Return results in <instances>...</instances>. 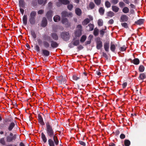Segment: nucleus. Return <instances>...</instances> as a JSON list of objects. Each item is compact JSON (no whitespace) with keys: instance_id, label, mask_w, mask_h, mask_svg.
<instances>
[{"instance_id":"1","label":"nucleus","mask_w":146,"mask_h":146,"mask_svg":"<svg viewBox=\"0 0 146 146\" xmlns=\"http://www.w3.org/2000/svg\"><path fill=\"white\" fill-rule=\"evenodd\" d=\"M46 134L47 136L50 138L48 139V143L49 146H55L59 144L58 137L56 136L54 130V128L52 125L51 122L48 121L45 122Z\"/></svg>"},{"instance_id":"2","label":"nucleus","mask_w":146,"mask_h":146,"mask_svg":"<svg viewBox=\"0 0 146 146\" xmlns=\"http://www.w3.org/2000/svg\"><path fill=\"white\" fill-rule=\"evenodd\" d=\"M17 138V135L13 134L12 132H10L9 135L6 137V141L7 142H13L15 141Z\"/></svg>"},{"instance_id":"3","label":"nucleus","mask_w":146,"mask_h":146,"mask_svg":"<svg viewBox=\"0 0 146 146\" xmlns=\"http://www.w3.org/2000/svg\"><path fill=\"white\" fill-rule=\"evenodd\" d=\"M61 38L65 41L68 40L70 37V35L68 32H63L60 34Z\"/></svg>"},{"instance_id":"4","label":"nucleus","mask_w":146,"mask_h":146,"mask_svg":"<svg viewBox=\"0 0 146 146\" xmlns=\"http://www.w3.org/2000/svg\"><path fill=\"white\" fill-rule=\"evenodd\" d=\"M37 41L38 44L39 45H41L42 43H43L44 47L46 48H48L50 46V44L49 43L46 41H44L42 42V40L40 38L37 39Z\"/></svg>"},{"instance_id":"5","label":"nucleus","mask_w":146,"mask_h":146,"mask_svg":"<svg viewBox=\"0 0 146 146\" xmlns=\"http://www.w3.org/2000/svg\"><path fill=\"white\" fill-rule=\"evenodd\" d=\"M56 78L59 83L61 84H65L66 82V77L62 75L56 77Z\"/></svg>"},{"instance_id":"6","label":"nucleus","mask_w":146,"mask_h":146,"mask_svg":"<svg viewBox=\"0 0 146 146\" xmlns=\"http://www.w3.org/2000/svg\"><path fill=\"white\" fill-rule=\"evenodd\" d=\"M96 40V48L97 49L99 50L102 47V42L101 41V38L99 37L97 38Z\"/></svg>"},{"instance_id":"7","label":"nucleus","mask_w":146,"mask_h":146,"mask_svg":"<svg viewBox=\"0 0 146 146\" xmlns=\"http://www.w3.org/2000/svg\"><path fill=\"white\" fill-rule=\"evenodd\" d=\"M17 124L16 122H12L10 123L7 127V129L9 131H11L12 130L13 128L15 127V125Z\"/></svg>"},{"instance_id":"8","label":"nucleus","mask_w":146,"mask_h":146,"mask_svg":"<svg viewBox=\"0 0 146 146\" xmlns=\"http://www.w3.org/2000/svg\"><path fill=\"white\" fill-rule=\"evenodd\" d=\"M38 119L40 124L42 126L45 125L43 119L40 113L38 114Z\"/></svg>"},{"instance_id":"9","label":"nucleus","mask_w":146,"mask_h":146,"mask_svg":"<svg viewBox=\"0 0 146 146\" xmlns=\"http://www.w3.org/2000/svg\"><path fill=\"white\" fill-rule=\"evenodd\" d=\"M53 12L51 10H49L48 11L46 15V16L48 19L50 21L52 20V16Z\"/></svg>"},{"instance_id":"10","label":"nucleus","mask_w":146,"mask_h":146,"mask_svg":"<svg viewBox=\"0 0 146 146\" xmlns=\"http://www.w3.org/2000/svg\"><path fill=\"white\" fill-rule=\"evenodd\" d=\"M47 24V21L45 17H43L41 21V26L42 27H45Z\"/></svg>"},{"instance_id":"11","label":"nucleus","mask_w":146,"mask_h":146,"mask_svg":"<svg viewBox=\"0 0 146 146\" xmlns=\"http://www.w3.org/2000/svg\"><path fill=\"white\" fill-rule=\"evenodd\" d=\"M51 48H57L59 46V44L58 43L54 41H51L50 42Z\"/></svg>"},{"instance_id":"12","label":"nucleus","mask_w":146,"mask_h":146,"mask_svg":"<svg viewBox=\"0 0 146 146\" xmlns=\"http://www.w3.org/2000/svg\"><path fill=\"white\" fill-rule=\"evenodd\" d=\"M128 17L126 15H122L120 17V21L121 22H126L128 20Z\"/></svg>"},{"instance_id":"13","label":"nucleus","mask_w":146,"mask_h":146,"mask_svg":"<svg viewBox=\"0 0 146 146\" xmlns=\"http://www.w3.org/2000/svg\"><path fill=\"white\" fill-rule=\"evenodd\" d=\"M42 54L45 56H48L50 55V52L48 50L43 49L42 50Z\"/></svg>"},{"instance_id":"14","label":"nucleus","mask_w":146,"mask_h":146,"mask_svg":"<svg viewBox=\"0 0 146 146\" xmlns=\"http://www.w3.org/2000/svg\"><path fill=\"white\" fill-rule=\"evenodd\" d=\"M19 4L20 8H25L26 3L24 0H19Z\"/></svg>"},{"instance_id":"15","label":"nucleus","mask_w":146,"mask_h":146,"mask_svg":"<svg viewBox=\"0 0 146 146\" xmlns=\"http://www.w3.org/2000/svg\"><path fill=\"white\" fill-rule=\"evenodd\" d=\"M72 13H68V12L66 11H62L61 13L62 16V17H68L69 16H71Z\"/></svg>"},{"instance_id":"16","label":"nucleus","mask_w":146,"mask_h":146,"mask_svg":"<svg viewBox=\"0 0 146 146\" xmlns=\"http://www.w3.org/2000/svg\"><path fill=\"white\" fill-rule=\"evenodd\" d=\"M104 48L105 50L108 52L109 51V49L110 47V43L109 42H106L104 43Z\"/></svg>"},{"instance_id":"17","label":"nucleus","mask_w":146,"mask_h":146,"mask_svg":"<svg viewBox=\"0 0 146 146\" xmlns=\"http://www.w3.org/2000/svg\"><path fill=\"white\" fill-rule=\"evenodd\" d=\"M131 62L133 63L134 64L137 65L139 64L140 61L138 58H135L133 60H131Z\"/></svg>"},{"instance_id":"18","label":"nucleus","mask_w":146,"mask_h":146,"mask_svg":"<svg viewBox=\"0 0 146 146\" xmlns=\"http://www.w3.org/2000/svg\"><path fill=\"white\" fill-rule=\"evenodd\" d=\"M22 21L23 24L25 25H27V15H25L23 16Z\"/></svg>"},{"instance_id":"19","label":"nucleus","mask_w":146,"mask_h":146,"mask_svg":"<svg viewBox=\"0 0 146 146\" xmlns=\"http://www.w3.org/2000/svg\"><path fill=\"white\" fill-rule=\"evenodd\" d=\"M29 21L31 25H35L36 22V19L35 18H31L29 17Z\"/></svg>"},{"instance_id":"20","label":"nucleus","mask_w":146,"mask_h":146,"mask_svg":"<svg viewBox=\"0 0 146 146\" xmlns=\"http://www.w3.org/2000/svg\"><path fill=\"white\" fill-rule=\"evenodd\" d=\"M51 36L54 40H58V37L57 35L55 33H53L51 34Z\"/></svg>"},{"instance_id":"21","label":"nucleus","mask_w":146,"mask_h":146,"mask_svg":"<svg viewBox=\"0 0 146 146\" xmlns=\"http://www.w3.org/2000/svg\"><path fill=\"white\" fill-rule=\"evenodd\" d=\"M144 21V19H140L137 21L135 22V24L137 25H141L143 23Z\"/></svg>"},{"instance_id":"22","label":"nucleus","mask_w":146,"mask_h":146,"mask_svg":"<svg viewBox=\"0 0 146 146\" xmlns=\"http://www.w3.org/2000/svg\"><path fill=\"white\" fill-rule=\"evenodd\" d=\"M36 15V12L35 11H32L30 15L29 18H35Z\"/></svg>"},{"instance_id":"23","label":"nucleus","mask_w":146,"mask_h":146,"mask_svg":"<svg viewBox=\"0 0 146 146\" xmlns=\"http://www.w3.org/2000/svg\"><path fill=\"white\" fill-rule=\"evenodd\" d=\"M41 138L44 143H45L46 142L47 140V138L43 132H42L41 133Z\"/></svg>"},{"instance_id":"24","label":"nucleus","mask_w":146,"mask_h":146,"mask_svg":"<svg viewBox=\"0 0 146 146\" xmlns=\"http://www.w3.org/2000/svg\"><path fill=\"white\" fill-rule=\"evenodd\" d=\"M75 12L76 14L78 16H80L82 14V11L81 9L79 8H76L75 10Z\"/></svg>"},{"instance_id":"25","label":"nucleus","mask_w":146,"mask_h":146,"mask_svg":"<svg viewBox=\"0 0 146 146\" xmlns=\"http://www.w3.org/2000/svg\"><path fill=\"white\" fill-rule=\"evenodd\" d=\"M112 11L114 12L117 13L118 11L119 8L116 6L113 5L112 6Z\"/></svg>"},{"instance_id":"26","label":"nucleus","mask_w":146,"mask_h":146,"mask_svg":"<svg viewBox=\"0 0 146 146\" xmlns=\"http://www.w3.org/2000/svg\"><path fill=\"white\" fill-rule=\"evenodd\" d=\"M75 36L77 37H79L82 34V30L78 29L75 32Z\"/></svg>"},{"instance_id":"27","label":"nucleus","mask_w":146,"mask_h":146,"mask_svg":"<svg viewBox=\"0 0 146 146\" xmlns=\"http://www.w3.org/2000/svg\"><path fill=\"white\" fill-rule=\"evenodd\" d=\"M115 45L114 44H113L112 42L110 44V50H111L113 52H114L115 50Z\"/></svg>"},{"instance_id":"28","label":"nucleus","mask_w":146,"mask_h":146,"mask_svg":"<svg viewBox=\"0 0 146 146\" xmlns=\"http://www.w3.org/2000/svg\"><path fill=\"white\" fill-rule=\"evenodd\" d=\"M38 4L40 5L43 4V5H44L47 3V0H38Z\"/></svg>"},{"instance_id":"29","label":"nucleus","mask_w":146,"mask_h":146,"mask_svg":"<svg viewBox=\"0 0 146 146\" xmlns=\"http://www.w3.org/2000/svg\"><path fill=\"white\" fill-rule=\"evenodd\" d=\"M62 23L64 25H68L69 23L67 19L66 18H63L62 19Z\"/></svg>"},{"instance_id":"30","label":"nucleus","mask_w":146,"mask_h":146,"mask_svg":"<svg viewBox=\"0 0 146 146\" xmlns=\"http://www.w3.org/2000/svg\"><path fill=\"white\" fill-rule=\"evenodd\" d=\"M42 37L44 40H50V37L48 35L46 34L43 35Z\"/></svg>"},{"instance_id":"31","label":"nucleus","mask_w":146,"mask_h":146,"mask_svg":"<svg viewBox=\"0 0 146 146\" xmlns=\"http://www.w3.org/2000/svg\"><path fill=\"white\" fill-rule=\"evenodd\" d=\"M90 22V20L88 18H86L82 22V24L84 25H87Z\"/></svg>"},{"instance_id":"32","label":"nucleus","mask_w":146,"mask_h":146,"mask_svg":"<svg viewBox=\"0 0 146 146\" xmlns=\"http://www.w3.org/2000/svg\"><path fill=\"white\" fill-rule=\"evenodd\" d=\"M60 17L58 15H56L53 17V20L54 22H58L60 20Z\"/></svg>"},{"instance_id":"33","label":"nucleus","mask_w":146,"mask_h":146,"mask_svg":"<svg viewBox=\"0 0 146 146\" xmlns=\"http://www.w3.org/2000/svg\"><path fill=\"white\" fill-rule=\"evenodd\" d=\"M105 9L102 7H100L99 9V12L101 15H103L104 13Z\"/></svg>"},{"instance_id":"34","label":"nucleus","mask_w":146,"mask_h":146,"mask_svg":"<svg viewBox=\"0 0 146 146\" xmlns=\"http://www.w3.org/2000/svg\"><path fill=\"white\" fill-rule=\"evenodd\" d=\"M124 144L125 146H129L131 144V142L129 140L126 139L124 141Z\"/></svg>"},{"instance_id":"35","label":"nucleus","mask_w":146,"mask_h":146,"mask_svg":"<svg viewBox=\"0 0 146 146\" xmlns=\"http://www.w3.org/2000/svg\"><path fill=\"white\" fill-rule=\"evenodd\" d=\"M115 15L114 13L112 11H110L107 13V15L108 17H111Z\"/></svg>"},{"instance_id":"36","label":"nucleus","mask_w":146,"mask_h":146,"mask_svg":"<svg viewBox=\"0 0 146 146\" xmlns=\"http://www.w3.org/2000/svg\"><path fill=\"white\" fill-rule=\"evenodd\" d=\"M139 71L140 72H143L145 70V67L143 65H140L139 68Z\"/></svg>"},{"instance_id":"37","label":"nucleus","mask_w":146,"mask_h":146,"mask_svg":"<svg viewBox=\"0 0 146 146\" xmlns=\"http://www.w3.org/2000/svg\"><path fill=\"white\" fill-rule=\"evenodd\" d=\"M31 35L35 39L36 38V34L34 30H32L31 31Z\"/></svg>"},{"instance_id":"38","label":"nucleus","mask_w":146,"mask_h":146,"mask_svg":"<svg viewBox=\"0 0 146 146\" xmlns=\"http://www.w3.org/2000/svg\"><path fill=\"white\" fill-rule=\"evenodd\" d=\"M0 143L3 145H5L6 142L4 138H2L0 139Z\"/></svg>"},{"instance_id":"39","label":"nucleus","mask_w":146,"mask_h":146,"mask_svg":"<svg viewBox=\"0 0 146 146\" xmlns=\"http://www.w3.org/2000/svg\"><path fill=\"white\" fill-rule=\"evenodd\" d=\"M129 9L127 7H125L122 9V11L125 13H127L129 12Z\"/></svg>"},{"instance_id":"40","label":"nucleus","mask_w":146,"mask_h":146,"mask_svg":"<svg viewBox=\"0 0 146 146\" xmlns=\"http://www.w3.org/2000/svg\"><path fill=\"white\" fill-rule=\"evenodd\" d=\"M86 39V36L85 35H83L81 37L80 40V41L81 42L83 43L84 42Z\"/></svg>"},{"instance_id":"41","label":"nucleus","mask_w":146,"mask_h":146,"mask_svg":"<svg viewBox=\"0 0 146 146\" xmlns=\"http://www.w3.org/2000/svg\"><path fill=\"white\" fill-rule=\"evenodd\" d=\"M88 26L89 27V31H92L94 29V25L93 24L90 23L88 25Z\"/></svg>"},{"instance_id":"42","label":"nucleus","mask_w":146,"mask_h":146,"mask_svg":"<svg viewBox=\"0 0 146 146\" xmlns=\"http://www.w3.org/2000/svg\"><path fill=\"white\" fill-rule=\"evenodd\" d=\"M99 33V30L97 28H95L94 31V35L96 36L98 35Z\"/></svg>"},{"instance_id":"43","label":"nucleus","mask_w":146,"mask_h":146,"mask_svg":"<svg viewBox=\"0 0 146 146\" xmlns=\"http://www.w3.org/2000/svg\"><path fill=\"white\" fill-rule=\"evenodd\" d=\"M95 6V5L93 2H91L90 3L89 5V7L91 9H93Z\"/></svg>"},{"instance_id":"44","label":"nucleus","mask_w":146,"mask_h":146,"mask_svg":"<svg viewBox=\"0 0 146 146\" xmlns=\"http://www.w3.org/2000/svg\"><path fill=\"white\" fill-rule=\"evenodd\" d=\"M62 3V4L67 5L70 3L69 1L68 0H61L60 1Z\"/></svg>"},{"instance_id":"45","label":"nucleus","mask_w":146,"mask_h":146,"mask_svg":"<svg viewBox=\"0 0 146 146\" xmlns=\"http://www.w3.org/2000/svg\"><path fill=\"white\" fill-rule=\"evenodd\" d=\"M98 25L99 26H102L103 25V21L101 19H99L98 21Z\"/></svg>"},{"instance_id":"46","label":"nucleus","mask_w":146,"mask_h":146,"mask_svg":"<svg viewBox=\"0 0 146 146\" xmlns=\"http://www.w3.org/2000/svg\"><path fill=\"white\" fill-rule=\"evenodd\" d=\"M32 5L34 7H35L37 5V3L36 1L35 0H33L32 1Z\"/></svg>"},{"instance_id":"47","label":"nucleus","mask_w":146,"mask_h":146,"mask_svg":"<svg viewBox=\"0 0 146 146\" xmlns=\"http://www.w3.org/2000/svg\"><path fill=\"white\" fill-rule=\"evenodd\" d=\"M105 6L108 8H109L111 6V4L108 1H107L105 2Z\"/></svg>"},{"instance_id":"48","label":"nucleus","mask_w":146,"mask_h":146,"mask_svg":"<svg viewBox=\"0 0 146 146\" xmlns=\"http://www.w3.org/2000/svg\"><path fill=\"white\" fill-rule=\"evenodd\" d=\"M35 50L38 52H40V48L38 45H36L35 47Z\"/></svg>"},{"instance_id":"49","label":"nucleus","mask_w":146,"mask_h":146,"mask_svg":"<svg viewBox=\"0 0 146 146\" xmlns=\"http://www.w3.org/2000/svg\"><path fill=\"white\" fill-rule=\"evenodd\" d=\"M95 4L97 5H100L101 3V0H94Z\"/></svg>"},{"instance_id":"50","label":"nucleus","mask_w":146,"mask_h":146,"mask_svg":"<svg viewBox=\"0 0 146 146\" xmlns=\"http://www.w3.org/2000/svg\"><path fill=\"white\" fill-rule=\"evenodd\" d=\"M60 1H61V0H58V2L56 3V5L57 7H60L62 5V3Z\"/></svg>"},{"instance_id":"51","label":"nucleus","mask_w":146,"mask_h":146,"mask_svg":"<svg viewBox=\"0 0 146 146\" xmlns=\"http://www.w3.org/2000/svg\"><path fill=\"white\" fill-rule=\"evenodd\" d=\"M125 4L122 1L120 2L119 3V6L121 8H122L125 5Z\"/></svg>"},{"instance_id":"52","label":"nucleus","mask_w":146,"mask_h":146,"mask_svg":"<svg viewBox=\"0 0 146 146\" xmlns=\"http://www.w3.org/2000/svg\"><path fill=\"white\" fill-rule=\"evenodd\" d=\"M122 26L125 28H128V26L127 24L126 23H121Z\"/></svg>"},{"instance_id":"53","label":"nucleus","mask_w":146,"mask_h":146,"mask_svg":"<svg viewBox=\"0 0 146 146\" xmlns=\"http://www.w3.org/2000/svg\"><path fill=\"white\" fill-rule=\"evenodd\" d=\"M126 47L125 46H123L120 48V50L121 51H124L126 50Z\"/></svg>"},{"instance_id":"54","label":"nucleus","mask_w":146,"mask_h":146,"mask_svg":"<svg viewBox=\"0 0 146 146\" xmlns=\"http://www.w3.org/2000/svg\"><path fill=\"white\" fill-rule=\"evenodd\" d=\"M72 78L74 80L76 81L80 79V77H77L76 75H74L72 76Z\"/></svg>"},{"instance_id":"55","label":"nucleus","mask_w":146,"mask_h":146,"mask_svg":"<svg viewBox=\"0 0 146 146\" xmlns=\"http://www.w3.org/2000/svg\"><path fill=\"white\" fill-rule=\"evenodd\" d=\"M78 143L81 145L82 146H85L86 145V143L82 141H79Z\"/></svg>"},{"instance_id":"56","label":"nucleus","mask_w":146,"mask_h":146,"mask_svg":"<svg viewBox=\"0 0 146 146\" xmlns=\"http://www.w3.org/2000/svg\"><path fill=\"white\" fill-rule=\"evenodd\" d=\"M68 9L70 10H71L73 8V6L72 4H69L67 6Z\"/></svg>"},{"instance_id":"57","label":"nucleus","mask_w":146,"mask_h":146,"mask_svg":"<svg viewBox=\"0 0 146 146\" xmlns=\"http://www.w3.org/2000/svg\"><path fill=\"white\" fill-rule=\"evenodd\" d=\"M74 41V42L75 44V46H77L79 44L80 42L79 40H76L75 41Z\"/></svg>"},{"instance_id":"58","label":"nucleus","mask_w":146,"mask_h":146,"mask_svg":"<svg viewBox=\"0 0 146 146\" xmlns=\"http://www.w3.org/2000/svg\"><path fill=\"white\" fill-rule=\"evenodd\" d=\"M118 0H112L111 1V3L114 5L118 3Z\"/></svg>"},{"instance_id":"59","label":"nucleus","mask_w":146,"mask_h":146,"mask_svg":"<svg viewBox=\"0 0 146 146\" xmlns=\"http://www.w3.org/2000/svg\"><path fill=\"white\" fill-rule=\"evenodd\" d=\"M92 37L89 40L87 41L85 43V44L86 45H87L88 44H89L91 43V40Z\"/></svg>"},{"instance_id":"60","label":"nucleus","mask_w":146,"mask_h":146,"mask_svg":"<svg viewBox=\"0 0 146 146\" xmlns=\"http://www.w3.org/2000/svg\"><path fill=\"white\" fill-rule=\"evenodd\" d=\"M103 29H102L100 31V35H101L102 36H103L105 32L104 31Z\"/></svg>"},{"instance_id":"61","label":"nucleus","mask_w":146,"mask_h":146,"mask_svg":"<svg viewBox=\"0 0 146 146\" xmlns=\"http://www.w3.org/2000/svg\"><path fill=\"white\" fill-rule=\"evenodd\" d=\"M68 46L70 48H72L74 47V46L71 42L70 43L68 44Z\"/></svg>"},{"instance_id":"62","label":"nucleus","mask_w":146,"mask_h":146,"mask_svg":"<svg viewBox=\"0 0 146 146\" xmlns=\"http://www.w3.org/2000/svg\"><path fill=\"white\" fill-rule=\"evenodd\" d=\"M44 12V10L42 9L39 10L38 11V14H42Z\"/></svg>"},{"instance_id":"63","label":"nucleus","mask_w":146,"mask_h":146,"mask_svg":"<svg viewBox=\"0 0 146 146\" xmlns=\"http://www.w3.org/2000/svg\"><path fill=\"white\" fill-rule=\"evenodd\" d=\"M125 135L124 134H121L120 136V137L121 139H124L125 138Z\"/></svg>"},{"instance_id":"64","label":"nucleus","mask_w":146,"mask_h":146,"mask_svg":"<svg viewBox=\"0 0 146 146\" xmlns=\"http://www.w3.org/2000/svg\"><path fill=\"white\" fill-rule=\"evenodd\" d=\"M108 23L110 25L114 23V21L113 19H111L109 20L108 22Z\"/></svg>"}]
</instances>
